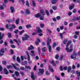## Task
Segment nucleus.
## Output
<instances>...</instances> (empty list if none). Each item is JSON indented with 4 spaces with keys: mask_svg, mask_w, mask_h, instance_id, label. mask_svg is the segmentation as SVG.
<instances>
[{
    "mask_svg": "<svg viewBox=\"0 0 80 80\" xmlns=\"http://www.w3.org/2000/svg\"><path fill=\"white\" fill-rule=\"evenodd\" d=\"M10 10L12 13H13V12H15V9H14L13 7H12V6L10 7Z\"/></svg>",
    "mask_w": 80,
    "mask_h": 80,
    "instance_id": "9d476101",
    "label": "nucleus"
},
{
    "mask_svg": "<svg viewBox=\"0 0 80 80\" xmlns=\"http://www.w3.org/2000/svg\"><path fill=\"white\" fill-rule=\"evenodd\" d=\"M40 19L41 20H43L44 19L43 17H41L40 18Z\"/></svg>",
    "mask_w": 80,
    "mask_h": 80,
    "instance_id": "13d9d810",
    "label": "nucleus"
},
{
    "mask_svg": "<svg viewBox=\"0 0 80 80\" xmlns=\"http://www.w3.org/2000/svg\"><path fill=\"white\" fill-rule=\"evenodd\" d=\"M51 42H52V41L51 39L49 38H48L47 45H48V46L49 51V52H51V51H52V47H51V46L49 45L50 43H51Z\"/></svg>",
    "mask_w": 80,
    "mask_h": 80,
    "instance_id": "f03ea898",
    "label": "nucleus"
},
{
    "mask_svg": "<svg viewBox=\"0 0 80 80\" xmlns=\"http://www.w3.org/2000/svg\"><path fill=\"white\" fill-rule=\"evenodd\" d=\"M50 13L51 14L53 13V10L52 9H50Z\"/></svg>",
    "mask_w": 80,
    "mask_h": 80,
    "instance_id": "bf43d9fd",
    "label": "nucleus"
},
{
    "mask_svg": "<svg viewBox=\"0 0 80 80\" xmlns=\"http://www.w3.org/2000/svg\"><path fill=\"white\" fill-rule=\"evenodd\" d=\"M25 68H27V69H29V70H30L31 69V67L28 66H25Z\"/></svg>",
    "mask_w": 80,
    "mask_h": 80,
    "instance_id": "cd10ccee",
    "label": "nucleus"
},
{
    "mask_svg": "<svg viewBox=\"0 0 80 80\" xmlns=\"http://www.w3.org/2000/svg\"><path fill=\"white\" fill-rule=\"evenodd\" d=\"M32 6L33 7H35V5H36V4L35 3V2L34 1H32Z\"/></svg>",
    "mask_w": 80,
    "mask_h": 80,
    "instance_id": "c9c22d12",
    "label": "nucleus"
},
{
    "mask_svg": "<svg viewBox=\"0 0 80 80\" xmlns=\"http://www.w3.org/2000/svg\"><path fill=\"white\" fill-rule=\"evenodd\" d=\"M23 32H24V30H23L22 31L20 32H19V35H22V34L23 33Z\"/></svg>",
    "mask_w": 80,
    "mask_h": 80,
    "instance_id": "c03bdc74",
    "label": "nucleus"
},
{
    "mask_svg": "<svg viewBox=\"0 0 80 80\" xmlns=\"http://www.w3.org/2000/svg\"><path fill=\"white\" fill-rule=\"evenodd\" d=\"M3 8H3V6L1 5L0 6V9L1 10H3Z\"/></svg>",
    "mask_w": 80,
    "mask_h": 80,
    "instance_id": "37998d69",
    "label": "nucleus"
},
{
    "mask_svg": "<svg viewBox=\"0 0 80 80\" xmlns=\"http://www.w3.org/2000/svg\"><path fill=\"white\" fill-rule=\"evenodd\" d=\"M31 78L33 80H34L35 78L34 77V75L33 74V72H32Z\"/></svg>",
    "mask_w": 80,
    "mask_h": 80,
    "instance_id": "5701e85b",
    "label": "nucleus"
},
{
    "mask_svg": "<svg viewBox=\"0 0 80 80\" xmlns=\"http://www.w3.org/2000/svg\"><path fill=\"white\" fill-rule=\"evenodd\" d=\"M12 66H13V67L16 69V70H19V68L16 67V66L15 65L13 64H12Z\"/></svg>",
    "mask_w": 80,
    "mask_h": 80,
    "instance_id": "f3484780",
    "label": "nucleus"
},
{
    "mask_svg": "<svg viewBox=\"0 0 80 80\" xmlns=\"http://www.w3.org/2000/svg\"><path fill=\"white\" fill-rule=\"evenodd\" d=\"M18 28L19 30H22V26H19L18 27Z\"/></svg>",
    "mask_w": 80,
    "mask_h": 80,
    "instance_id": "680f3d73",
    "label": "nucleus"
},
{
    "mask_svg": "<svg viewBox=\"0 0 80 80\" xmlns=\"http://www.w3.org/2000/svg\"><path fill=\"white\" fill-rule=\"evenodd\" d=\"M19 1H21L22 5L25 4V1H24V0H19Z\"/></svg>",
    "mask_w": 80,
    "mask_h": 80,
    "instance_id": "a18cd8bd",
    "label": "nucleus"
},
{
    "mask_svg": "<svg viewBox=\"0 0 80 80\" xmlns=\"http://www.w3.org/2000/svg\"><path fill=\"white\" fill-rule=\"evenodd\" d=\"M40 27L41 28H43L44 27V24H41Z\"/></svg>",
    "mask_w": 80,
    "mask_h": 80,
    "instance_id": "6e6d98bb",
    "label": "nucleus"
},
{
    "mask_svg": "<svg viewBox=\"0 0 80 80\" xmlns=\"http://www.w3.org/2000/svg\"><path fill=\"white\" fill-rule=\"evenodd\" d=\"M76 20H80V17H77L76 18Z\"/></svg>",
    "mask_w": 80,
    "mask_h": 80,
    "instance_id": "774afa93",
    "label": "nucleus"
},
{
    "mask_svg": "<svg viewBox=\"0 0 80 80\" xmlns=\"http://www.w3.org/2000/svg\"><path fill=\"white\" fill-rule=\"evenodd\" d=\"M4 73L5 75H8V74L9 72L5 68L4 69Z\"/></svg>",
    "mask_w": 80,
    "mask_h": 80,
    "instance_id": "ddd939ff",
    "label": "nucleus"
},
{
    "mask_svg": "<svg viewBox=\"0 0 80 80\" xmlns=\"http://www.w3.org/2000/svg\"><path fill=\"white\" fill-rule=\"evenodd\" d=\"M50 62L54 66H55L56 65V64L55 63V62L53 61H50Z\"/></svg>",
    "mask_w": 80,
    "mask_h": 80,
    "instance_id": "7c9ffc66",
    "label": "nucleus"
},
{
    "mask_svg": "<svg viewBox=\"0 0 80 80\" xmlns=\"http://www.w3.org/2000/svg\"><path fill=\"white\" fill-rule=\"evenodd\" d=\"M27 61H25L24 62H22V65H27Z\"/></svg>",
    "mask_w": 80,
    "mask_h": 80,
    "instance_id": "a878e982",
    "label": "nucleus"
},
{
    "mask_svg": "<svg viewBox=\"0 0 80 80\" xmlns=\"http://www.w3.org/2000/svg\"><path fill=\"white\" fill-rule=\"evenodd\" d=\"M26 27L27 28H30L32 27V26L30 24H28L26 26Z\"/></svg>",
    "mask_w": 80,
    "mask_h": 80,
    "instance_id": "c85d7f7f",
    "label": "nucleus"
},
{
    "mask_svg": "<svg viewBox=\"0 0 80 80\" xmlns=\"http://www.w3.org/2000/svg\"><path fill=\"white\" fill-rule=\"evenodd\" d=\"M31 53L30 54V55L32 57L35 56V51L33 50H31L30 51Z\"/></svg>",
    "mask_w": 80,
    "mask_h": 80,
    "instance_id": "1a4fd4ad",
    "label": "nucleus"
},
{
    "mask_svg": "<svg viewBox=\"0 0 80 80\" xmlns=\"http://www.w3.org/2000/svg\"><path fill=\"white\" fill-rule=\"evenodd\" d=\"M42 51L43 52H45L47 51V48L46 47H43L42 49Z\"/></svg>",
    "mask_w": 80,
    "mask_h": 80,
    "instance_id": "c756f323",
    "label": "nucleus"
},
{
    "mask_svg": "<svg viewBox=\"0 0 80 80\" xmlns=\"http://www.w3.org/2000/svg\"><path fill=\"white\" fill-rule=\"evenodd\" d=\"M3 36H4V34L3 33L2 34V32H0V40H2V38H3Z\"/></svg>",
    "mask_w": 80,
    "mask_h": 80,
    "instance_id": "a211bd4d",
    "label": "nucleus"
},
{
    "mask_svg": "<svg viewBox=\"0 0 80 80\" xmlns=\"http://www.w3.org/2000/svg\"><path fill=\"white\" fill-rule=\"evenodd\" d=\"M38 54L39 55L40 54V53H41V48H40V47H38Z\"/></svg>",
    "mask_w": 80,
    "mask_h": 80,
    "instance_id": "6ab92c4d",
    "label": "nucleus"
},
{
    "mask_svg": "<svg viewBox=\"0 0 80 80\" xmlns=\"http://www.w3.org/2000/svg\"><path fill=\"white\" fill-rule=\"evenodd\" d=\"M7 2V0H4V3L3 4V6L6 7V3Z\"/></svg>",
    "mask_w": 80,
    "mask_h": 80,
    "instance_id": "473e14b6",
    "label": "nucleus"
},
{
    "mask_svg": "<svg viewBox=\"0 0 80 80\" xmlns=\"http://www.w3.org/2000/svg\"><path fill=\"white\" fill-rule=\"evenodd\" d=\"M25 37H22V40L23 41H25V40H28V38H30V36H28V35H27V34L25 33L24 34Z\"/></svg>",
    "mask_w": 80,
    "mask_h": 80,
    "instance_id": "7ed1b4c3",
    "label": "nucleus"
},
{
    "mask_svg": "<svg viewBox=\"0 0 80 80\" xmlns=\"http://www.w3.org/2000/svg\"><path fill=\"white\" fill-rule=\"evenodd\" d=\"M11 47L12 48H14L16 47L15 46L13 45H11Z\"/></svg>",
    "mask_w": 80,
    "mask_h": 80,
    "instance_id": "3c124183",
    "label": "nucleus"
},
{
    "mask_svg": "<svg viewBox=\"0 0 80 80\" xmlns=\"http://www.w3.org/2000/svg\"><path fill=\"white\" fill-rule=\"evenodd\" d=\"M72 25H73V23H70L69 24V27H72Z\"/></svg>",
    "mask_w": 80,
    "mask_h": 80,
    "instance_id": "0e129e2a",
    "label": "nucleus"
},
{
    "mask_svg": "<svg viewBox=\"0 0 80 80\" xmlns=\"http://www.w3.org/2000/svg\"><path fill=\"white\" fill-rule=\"evenodd\" d=\"M43 72H44V70L43 69H39V72H38V75H43Z\"/></svg>",
    "mask_w": 80,
    "mask_h": 80,
    "instance_id": "39448f33",
    "label": "nucleus"
},
{
    "mask_svg": "<svg viewBox=\"0 0 80 80\" xmlns=\"http://www.w3.org/2000/svg\"><path fill=\"white\" fill-rule=\"evenodd\" d=\"M57 51H59L60 50V48L59 47H57L56 49Z\"/></svg>",
    "mask_w": 80,
    "mask_h": 80,
    "instance_id": "052dcab7",
    "label": "nucleus"
},
{
    "mask_svg": "<svg viewBox=\"0 0 80 80\" xmlns=\"http://www.w3.org/2000/svg\"><path fill=\"white\" fill-rule=\"evenodd\" d=\"M59 68L61 71H62L63 70V68H62V66H60Z\"/></svg>",
    "mask_w": 80,
    "mask_h": 80,
    "instance_id": "69168bd1",
    "label": "nucleus"
},
{
    "mask_svg": "<svg viewBox=\"0 0 80 80\" xmlns=\"http://www.w3.org/2000/svg\"><path fill=\"white\" fill-rule=\"evenodd\" d=\"M37 41H36L35 43L37 45H38V43L40 42V40L39 38H37Z\"/></svg>",
    "mask_w": 80,
    "mask_h": 80,
    "instance_id": "f8f14e48",
    "label": "nucleus"
},
{
    "mask_svg": "<svg viewBox=\"0 0 80 80\" xmlns=\"http://www.w3.org/2000/svg\"><path fill=\"white\" fill-rule=\"evenodd\" d=\"M46 13L47 15V16H49V12L47 10H46Z\"/></svg>",
    "mask_w": 80,
    "mask_h": 80,
    "instance_id": "79ce46f5",
    "label": "nucleus"
},
{
    "mask_svg": "<svg viewBox=\"0 0 80 80\" xmlns=\"http://www.w3.org/2000/svg\"><path fill=\"white\" fill-rule=\"evenodd\" d=\"M60 28L61 29V30H63V26H60Z\"/></svg>",
    "mask_w": 80,
    "mask_h": 80,
    "instance_id": "5fc2aeb1",
    "label": "nucleus"
},
{
    "mask_svg": "<svg viewBox=\"0 0 80 80\" xmlns=\"http://www.w3.org/2000/svg\"><path fill=\"white\" fill-rule=\"evenodd\" d=\"M2 65H6L7 64V62H6V61H2Z\"/></svg>",
    "mask_w": 80,
    "mask_h": 80,
    "instance_id": "72a5a7b5",
    "label": "nucleus"
},
{
    "mask_svg": "<svg viewBox=\"0 0 80 80\" xmlns=\"http://www.w3.org/2000/svg\"><path fill=\"white\" fill-rule=\"evenodd\" d=\"M25 13H26L27 15H29V14L31 13L30 11L28 8L26 9L25 10Z\"/></svg>",
    "mask_w": 80,
    "mask_h": 80,
    "instance_id": "423d86ee",
    "label": "nucleus"
},
{
    "mask_svg": "<svg viewBox=\"0 0 80 80\" xmlns=\"http://www.w3.org/2000/svg\"><path fill=\"white\" fill-rule=\"evenodd\" d=\"M71 69H72V68H71V67H70V66L68 67V72H70V70H71Z\"/></svg>",
    "mask_w": 80,
    "mask_h": 80,
    "instance_id": "bb28decb",
    "label": "nucleus"
},
{
    "mask_svg": "<svg viewBox=\"0 0 80 80\" xmlns=\"http://www.w3.org/2000/svg\"><path fill=\"white\" fill-rule=\"evenodd\" d=\"M76 73L77 74L78 77H80V72H79L78 71H77Z\"/></svg>",
    "mask_w": 80,
    "mask_h": 80,
    "instance_id": "393cba45",
    "label": "nucleus"
},
{
    "mask_svg": "<svg viewBox=\"0 0 80 80\" xmlns=\"http://www.w3.org/2000/svg\"><path fill=\"white\" fill-rule=\"evenodd\" d=\"M10 51L12 54H13V51L12 49H11Z\"/></svg>",
    "mask_w": 80,
    "mask_h": 80,
    "instance_id": "338daca9",
    "label": "nucleus"
},
{
    "mask_svg": "<svg viewBox=\"0 0 80 80\" xmlns=\"http://www.w3.org/2000/svg\"><path fill=\"white\" fill-rule=\"evenodd\" d=\"M26 53L28 56V62L29 64H32V61H30V55H29V53H28L27 51L26 52Z\"/></svg>",
    "mask_w": 80,
    "mask_h": 80,
    "instance_id": "20e7f679",
    "label": "nucleus"
},
{
    "mask_svg": "<svg viewBox=\"0 0 80 80\" xmlns=\"http://www.w3.org/2000/svg\"><path fill=\"white\" fill-rule=\"evenodd\" d=\"M7 68L8 69H10V68H13V67L11 65H9L7 66Z\"/></svg>",
    "mask_w": 80,
    "mask_h": 80,
    "instance_id": "f704fd0d",
    "label": "nucleus"
},
{
    "mask_svg": "<svg viewBox=\"0 0 80 80\" xmlns=\"http://www.w3.org/2000/svg\"><path fill=\"white\" fill-rule=\"evenodd\" d=\"M36 28L37 29V31L38 33H42V30L40 29V28L39 27H37Z\"/></svg>",
    "mask_w": 80,
    "mask_h": 80,
    "instance_id": "6e6552de",
    "label": "nucleus"
},
{
    "mask_svg": "<svg viewBox=\"0 0 80 80\" xmlns=\"http://www.w3.org/2000/svg\"><path fill=\"white\" fill-rule=\"evenodd\" d=\"M34 49V47L32 46V45H31L30 47H29L28 48V50H33Z\"/></svg>",
    "mask_w": 80,
    "mask_h": 80,
    "instance_id": "2eb2a0df",
    "label": "nucleus"
},
{
    "mask_svg": "<svg viewBox=\"0 0 80 80\" xmlns=\"http://www.w3.org/2000/svg\"><path fill=\"white\" fill-rule=\"evenodd\" d=\"M51 65H49V70H50V72H54V70H53V68H51Z\"/></svg>",
    "mask_w": 80,
    "mask_h": 80,
    "instance_id": "dca6fc26",
    "label": "nucleus"
},
{
    "mask_svg": "<svg viewBox=\"0 0 80 80\" xmlns=\"http://www.w3.org/2000/svg\"><path fill=\"white\" fill-rule=\"evenodd\" d=\"M73 8H74V5L72 4L70 6L69 9L70 10H72V9Z\"/></svg>",
    "mask_w": 80,
    "mask_h": 80,
    "instance_id": "412c9836",
    "label": "nucleus"
},
{
    "mask_svg": "<svg viewBox=\"0 0 80 80\" xmlns=\"http://www.w3.org/2000/svg\"><path fill=\"white\" fill-rule=\"evenodd\" d=\"M57 30L58 32H60V28H57Z\"/></svg>",
    "mask_w": 80,
    "mask_h": 80,
    "instance_id": "4d7b16f0",
    "label": "nucleus"
},
{
    "mask_svg": "<svg viewBox=\"0 0 80 80\" xmlns=\"http://www.w3.org/2000/svg\"><path fill=\"white\" fill-rule=\"evenodd\" d=\"M63 55H62L59 59V60L61 61V60H62V59H63Z\"/></svg>",
    "mask_w": 80,
    "mask_h": 80,
    "instance_id": "8fccbe9b",
    "label": "nucleus"
},
{
    "mask_svg": "<svg viewBox=\"0 0 80 80\" xmlns=\"http://www.w3.org/2000/svg\"><path fill=\"white\" fill-rule=\"evenodd\" d=\"M71 43H72V41H69L68 42L67 44L66 45V50L67 52H72L73 50V45H70V48H68V46Z\"/></svg>",
    "mask_w": 80,
    "mask_h": 80,
    "instance_id": "f257e3e1",
    "label": "nucleus"
},
{
    "mask_svg": "<svg viewBox=\"0 0 80 80\" xmlns=\"http://www.w3.org/2000/svg\"><path fill=\"white\" fill-rule=\"evenodd\" d=\"M8 35L9 38H10L11 37V33L9 32L8 33Z\"/></svg>",
    "mask_w": 80,
    "mask_h": 80,
    "instance_id": "de8ad7c7",
    "label": "nucleus"
},
{
    "mask_svg": "<svg viewBox=\"0 0 80 80\" xmlns=\"http://www.w3.org/2000/svg\"><path fill=\"white\" fill-rule=\"evenodd\" d=\"M15 75L17 76V77H18L19 75V73L17 71L15 72Z\"/></svg>",
    "mask_w": 80,
    "mask_h": 80,
    "instance_id": "4c0bfd02",
    "label": "nucleus"
},
{
    "mask_svg": "<svg viewBox=\"0 0 80 80\" xmlns=\"http://www.w3.org/2000/svg\"><path fill=\"white\" fill-rule=\"evenodd\" d=\"M26 5H27V7H29V6H30V4H29V2L28 0H27L26 1Z\"/></svg>",
    "mask_w": 80,
    "mask_h": 80,
    "instance_id": "2f4dec72",
    "label": "nucleus"
},
{
    "mask_svg": "<svg viewBox=\"0 0 80 80\" xmlns=\"http://www.w3.org/2000/svg\"><path fill=\"white\" fill-rule=\"evenodd\" d=\"M68 40L67 39L64 40L63 41V43L64 44H66Z\"/></svg>",
    "mask_w": 80,
    "mask_h": 80,
    "instance_id": "a19ab883",
    "label": "nucleus"
},
{
    "mask_svg": "<svg viewBox=\"0 0 80 80\" xmlns=\"http://www.w3.org/2000/svg\"><path fill=\"white\" fill-rule=\"evenodd\" d=\"M57 0H52V3L53 4H55L56 3Z\"/></svg>",
    "mask_w": 80,
    "mask_h": 80,
    "instance_id": "e433bc0d",
    "label": "nucleus"
},
{
    "mask_svg": "<svg viewBox=\"0 0 80 80\" xmlns=\"http://www.w3.org/2000/svg\"><path fill=\"white\" fill-rule=\"evenodd\" d=\"M9 27H12V28H16V26H15V25L14 24L10 25Z\"/></svg>",
    "mask_w": 80,
    "mask_h": 80,
    "instance_id": "aec40b11",
    "label": "nucleus"
},
{
    "mask_svg": "<svg viewBox=\"0 0 80 80\" xmlns=\"http://www.w3.org/2000/svg\"><path fill=\"white\" fill-rule=\"evenodd\" d=\"M71 58L72 59L75 60L76 59V54L75 53L71 55Z\"/></svg>",
    "mask_w": 80,
    "mask_h": 80,
    "instance_id": "0eeeda50",
    "label": "nucleus"
},
{
    "mask_svg": "<svg viewBox=\"0 0 80 80\" xmlns=\"http://www.w3.org/2000/svg\"><path fill=\"white\" fill-rule=\"evenodd\" d=\"M67 24H68V23H67V21H65L64 22V25H65V26H67Z\"/></svg>",
    "mask_w": 80,
    "mask_h": 80,
    "instance_id": "09e8293b",
    "label": "nucleus"
},
{
    "mask_svg": "<svg viewBox=\"0 0 80 80\" xmlns=\"http://www.w3.org/2000/svg\"><path fill=\"white\" fill-rule=\"evenodd\" d=\"M63 69L64 70H67V66H65L63 67Z\"/></svg>",
    "mask_w": 80,
    "mask_h": 80,
    "instance_id": "864d4df0",
    "label": "nucleus"
},
{
    "mask_svg": "<svg viewBox=\"0 0 80 80\" xmlns=\"http://www.w3.org/2000/svg\"><path fill=\"white\" fill-rule=\"evenodd\" d=\"M58 57H59V56H58V55L57 54L55 58L56 59H58Z\"/></svg>",
    "mask_w": 80,
    "mask_h": 80,
    "instance_id": "603ef678",
    "label": "nucleus"
},
{
    "mask_svg": "<svg viewBox=\"0 0 80 80\" xmlns=\"http://www.w3.org/2000/svg\"><path fill=\"white\" fill-rule=\"evenodd\" d=\"M40 16H41V14L40 13H37L34 15V17L36 18H39Z\"/></svg>",
    "mask_w": 80,
    "mask_h": 80,
    "instance_id": "4468645a",
    "label": "nucleus"
},
{
    "mask_svg": "<svg viewBox=\"0 0 80 80\" xmlns=\"http://www.w3.org/2000/svg\"><path fill=\"white\" fill-rule=\"evenodd\" d=\"M57 43H56L54 42L52 45L53 48H55L56 46H57Z\"/></svg>",
    "mask_w": 80,
    "mask_h": 80,
    "instance_id": "ea45409f",
    "label": "nucleus"
},
{
    "mask_svg": "<svg viewBox=\"0 0 80 80\" xmlns=\"http://www.w3.org/2000/svg\"><path fill=\"white\" fill-rule=\"evenodd\" d=\"M63 34H62V33H60V36L61 37V38H62H62H63Z\"/></svg>",
    "mask_w": 80,
    "mask_h": 80,
    "instance_id": "58836bf2",
    "label": "nucleus"
},
{
    "mask_svg": "<svg viewBox=\"0 0 80 80\" xmlns=\"http://www.w3.org/2000/svg\"><path fill=\"white\" fill-rule=\"evenodd\" d=\"M17 60L18 62H20V58H19L18 57L17 58Z\"/></svg>",
    "mask_w": 80,
    "mask_h": 80,
    "instance_id": "49530a36",
    "label": "nucleus"
},
{
    "mask_svg": "<svg viewBox=\"0 0 80 80\" xmlns=\"http://www.w3.org/2000/svg\"><path fill=\"white\" fill-rule=\"evenodd\" d=\"M4 50L3 49H2L0 51V56H3V53H4Z\"/></svg>",
    "mask_w": 80,
    "mask_h": 80,
    "instance_id": "9b49d317",
    "label": "nucleus"
},
{
    "mask_svg": "<svg viewBox=\"0 0 80 80\" xmlns=\"http://www.w3.org/2000/svg\"><path fill=\"white\" fill-rule=\"evenodd\" d=\"M56 79L57 80H60V78H59L56 76L55 77Z\"/></svg>",
    "mask_w": 80,
    "mask_h": 80,
    "instance_id": "e2e57ef3",
    "label": "nucleus"
},
{
    "mask_svg": "<svg viewBox=\"0 0 80 80\" xmlns=\"http://www.w3.org/2000/svg\"><path fill=\"white\" fill-rule=\"evenodd\" d=\"M19 18H18L15 21L17 25H18L19 23Z\"/></svg>",
    "mask_w": 80,
    "mask_h": 80,
    "instance_id": "4be33fe9",
    "label": "nucleus"
},
{
    "mask_svg": "<svg viewBox=\"0 0 80 80\" xmlns=\"http://www.w3.org/2000/svg\"><path fill=\"white\" fill-rule=\"evenodd\" d=\"M40 12L42 14V15H44L45 14V12H44V11H43V10H41L40 11Z\"/></svg>",
    "mask_w": 80,
    "mask_h": 80,
    "instance_id": "b1692460",
    "label": "nucleus"
}]
</instances>
